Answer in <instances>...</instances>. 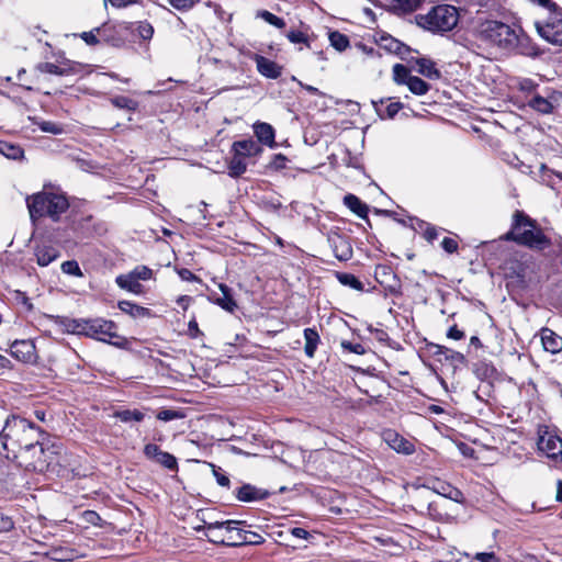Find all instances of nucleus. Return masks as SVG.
Masks as SVG:
<instances>
[{
	"label": "nucleus",
	"instance_id": "2f4dec72",
	"mask_svg": "<svg viewBox=\"0 0 562 562\" xmlns=\"http://www.w3.org/2000/svg\"><path fill=\"white\" fill-rule=\"evenodd\" d=\"M412 221H414L413 228L415 232L420 234L427 243L432 244L438 238L439 229L437 226L417 217L412 218Z\"/></svg>",
	"mask_w": 562,
	"mask_h": 562
},
{
	"label": "nucleus",
	"instance_id": "69168bd1",
	"mask_svg": "<svg viewBox=\"0 0 562 562\" xmlns=\"http://www.w3.org/2000/svg\"><path fill=\"white\" fill-rule=\"evenodd\" d=\"M176 272L182 281L202 283V279L188 268H177Z\"/></svg>",
	"mask_w": 562,
	"mask_h": 562
},
{
	"label": "nucleus",
	"instance_id": "f704fd0d",
	"mask_svg": "<svg viewBox=\"0 0 562 562\" xmlns=\"http://www.w3.org/2000/svg\"><path fill=\"white\" fill-rule=\"evenodd\" d=\"M541 341L546 351L558 353L562 350V337L549 328L541 329Z\"/></svg>",
	"mask_w": 562,
	"mask_h": 562
},
{
	"label": "nucleus",
	"instance_id": "1a4fd4ad",
	"mask_svg": "<svg viewBox=\"0 0 562 562\" xmlns=\"http://www.w3.org/2000/svg\"><path fill=\"white\" fill-rule=\"evenodd\" d=\"M155 279L153 269L145 265H138L127 273H121L115 278L116 285L135 295L146 294L145 286L139 281Z\"/></svg>",
	"mask_w": 562,
	"mask_h": 562
},
{
	"label": "nucleus",
	"instance_id": "20e7f679",
	"mask_svg": "<svg viewBox=\"0 0 562 562\" xmlns=\"http://www.w3.org/2000/svg\"><path fill=\"white\" fill-rule=\"evenodd\" d=\"M501 239L537 251L552 246L551 238L546 235L540 224L521 210L513 213L510 228Z\"/></svg>",
	"mask_w": 562,
	"mask_h": 562
},
{
	"label": "nucleus",
	"instance_id": "0eeeda50",
	"mask_svg": "<svg viewBox=\"0 0 562 562\" xmlns=\"http://www.w3.org/2000/svg\"><path fill=\"white\" fill-rule=\"evenodd\" d=\"M459 18V11L454 5L437 4L425 14H416L415 22L419 27L432 34L442 35L457 26Z\"/></svg>",
	"mask_w": 562,
	"mask_h": 562
},
{
	"label": "nucleus",
	"instance_id": "c03bdc74",
	"mask_svg": "<svg viewBox=\"0 0 562 562\" xmlns=\"http://www.w3.org/2000/svg\"><path fill=\"white\" fill-rule=\"evenodd\" d=\"M113 106L134 113L139 108V102L126 95L120 94L110 99Z\"/></svg>",
	"mask_w": 562,
	"mask_h": 562
},
{
	"label": "nucleus",
	"instance_id": "aec40b11",
	"mask_svg": "<svg viewBox=\"0 0 562 562\" xmlns=\"http://www.w3.org/2000/svg\"><path fill=\"white\" fill-rule=\"evenodd\" d=\"M218 289L221 293L212 292L209 295V300L218 305L222 310L228 313H234L238 308V304L233 289L225 283H220Z\"/></svg>",
	"mask_w": 562,
	"mask_h": 562
},
{
	"label": "nucleus",
	"instance_id": "de8ad7c7",
	"mask_svg": "<svg viewBox=\"0 0 562 562\" xmlns=\"http://www.w3.org/2000/svg\"><path fill=\"white\" fill-rule=\"evenodd\" d=\"M406 86L416 95H424L430 90V85L416 76H412Z\"/></svg>",
	"mask_w": 562,
	"mask_h": 562
},
{
	"label": "nucleus",
	"instance_id": "cd10ccee",
	"mask_svg": "<svg viewBox=\"0 0 562 562\" xmlns=\"http://www.w3.org/2000/svg\"><path fill=\"white\" fill-rule=\"evenodd\" d=\"M434 347L436 348L434 353L436 356H442L453 368L468 364V359L462 352L441 345H435Z\"/></svg>",
	"mask_w": 562,
	"mask_h": 562
},
{
	"label": "nucleus",
	"instance_id": "58836bf2",
	"mask_svg": "<svg viewBox=\"0 0 562 562\" xmlns=\"http://www.w3.org/2000/svg\"><path fill=\"white\" fill-rule=\"evenodd\" d=\"M425 0H391L392 10L396 14H408L422 7Z\"/></svg>",
	"mask_w": 562,
	"mask_h": 562
},
{
	"label": "nucleus",
	"instance_id": "4468645a",
	"mask_svg": "<svg viewBox=\"0 0 562 562\" xmlns=\"http://www.w3.org/2000/svg\"><path fill=\"white\" fill-rule=\"evenodd\" d=\"M10 355L25 364H35L38 359L35 342L32 339H16L10 345Z\"/></svg>",
	"mask_w": 562,
	"mask_h": 562
},
{
	"label": "nucleus",
	"instance_id": "7ed1b4c3",
	"mask_svg": "<svg viewBox=\"0 0 562 562\" xmlns=\"http://www.w3.org/2000/svg\"><path fill=\"white\" fill-rule=\"evenodd\" d=\"M67 331L85 336L123 350H131L130 338L119 334V325L103 317L71 318L65 323Z\"/></svg>",
	"mask_w": 562,
	"mask_h": 562
},
{
	"label": "nucleus",
	"instance_id": "79ce46f5",
	"mask_svg": "<svg viewBox=\"0 0 562 562\" xmlns=\"http://www.w3.org/2000/svg\"><path fill=\"white\" fill-rule=\"evenodd\" d=\"M79 521L83 528H89L90 526L103 528L105 521L101 518V516L91 509L83 510L79 513Z\"/></svg>",
	"mask_w": 562,
	"mask_h": 562
},
{
	"label": "nucleus",
	"instance_id": "9b49d317",
	"mask_svg": "<svg viewBox=\"0 0 562 562\" xmlns=\"http://www.w3.org/2000/svg\"><path fill=\"white\" fill-rule=\"evenodd\" d=\"M35 69L41 74H48L54 76H70L79 74L82 69V65L78 61L68 59L64 52H59L55 55V61H44L35 66Z\"/></svg>",
	"mask_w": 562,
	"mask_h": 562
},
{
	"label": "nucleus",
	"instance_id": "680f3d73",
	"mask_svg": "<svg viewBox=\"0 0 562 562\" xmlns=\"http://www.w3.org/2000/svg\"><path fill=\"white\" fill-rule=\"evenodd\" d=\"M340 346H341V348L345 351H348V352H351V353H356V355H359V356H362V355H364L367 352L364 346L359 344V342L353 344V342L348 341V340H341Z\"/></svg>",
	"mask_w": 562,
	"mask_h": 562
},
{
	"label": "nucleus",
	"instance_id": "c9c22d12",
	"mask_svg": "<svg viewBox=\"0 0 562 562\" xmlns=\"http://www.w3.org/2000/svg\"><path fill=\"white\" fill-rule=\"evenodd\" d=\"M46 555L53 561L66 562L76 559L77 552L71 548L58 546L52 547Z\"/></svg>",
	"mask_w": 562,
	"mask_h": 562
},
{
	"label": "nucleus",
	"instance_id": "338daca9",
	"mask_svg": "<svg viewBox=\"0 0 562 562\" xmlns=\"http://www.w3.org/2000/svg\"><path fill=\"white\" fill-rule=\"evenodd\" d=\"M187 335L191 339H196V338H200V337H202L204 335L203 331L200 329L199 324H198L196 318H195L194 315L191 317V319L188 323Z\"/></svg>",
	"mask_w": 562,
	"mask_h": 562
},
{
	"label": "nucleus",
	"instance_id": "37998d69",
	"mask_svg": "<svg viewBox=\"0 0 562 562\" xmlns=\"http://www.w3.org/2000/svg\"><path fill=\"white\" fill-rule=\"evenodd\" d=\"M228 176L232 178L241 177L247 170V164L245 158L234 154L233 157L227 162Z\"/></svg>",
	"mask_w": 562,
	"mask_h": 562
},
{
	"label": "nucleus",
	"instance_id": "72a5a7b5",
	"mask_svg": "<svg viewBox=\"0 0 562 562\" xmlns=\"http://www.w3.org/2000/svg\"><path fill=\"white\" fill-rule=\"evenodd\" d=\"M303 336L305 339L304 345V353L307 358H314L316 350L321 344V336L316 327H306L303 330Z\"/></svg>",
	"mask_w": 562,
	"mask_h": 562
},
{
	"label": "nucleus",
	"instance_id": "9d476101",
	"mask_svg": "<svg viewBox=\"0 0 562 562\" xmlns=\"http://www.w3.org/2000/svg\"><path fill=\"white\" fill-rule=\"evenodd\" d=\"M538 35L546 42L562 46V7L535 21Z\"/></svg>",
	"mask_w": 562,
	"mask_h": 562
},
{
	"label": "nucleus",
	"instance_id": "5fc2aeb1",
	"mask_svg": "<svg viewBox=\"0 0 562 562\" xmlns=\"http://www.w3.org/2000/svg\"><path fill=\"white\" fill-rule=\"evenodd\" d=\"M493 389H494L493 383L481 384L474 391V395L479 401H481L483 403H487L488 398L492 396Z\"/></svg>",
	"mask_w": 562,
	"mask_h": 562
},
{
	"label": "nucleus",
	"instance_id": "f3484780",
	"mask_svg": "<svg viewBox=\"0 0 562 562\" xmlns=\"http://www.w3.org/2000/svg\"><path fill=\"white\" fill-rule=\"evenodd\" d=\"M376 35L378 37L375 38V43L380 48L398 56L403 60H407L408 56L413 53V49L408 45L393 37L389 33L381 32Z\"/></svg>",
	"mask_w": 562,
	"mask_h": 562
},
{
	"label": "nucleus",
	"instance_id": "393cba45",
	"mask_svg": "<svg viewBox=\"0 0 562 562\" xmlns=\"http://www.w3.org/2000/svg\"><path fill=\"white\" fill-rule=\"evenodd\" d=\"M254 133L258 142L270 148L277 146L276 143V131L273 126L266 122H257L254 124Z\"/></svg>",
	"mask_w": 562,
	"mask_h": 562
},
{
	"label": "nucleus",
	"instance_id": "4c0bfd02",
	"mask_svg": "<svg viewBox=\"0 0 562 562\" xmlns=\"http://www.w3.org/2000/svg\"><path fill=\"white\" fill-rule=\"evenodd\" d=\"M335 277L338 280L340 284L344 286H348L352 290H356L358 292H364V284L361 282V280L356 277L353 273L349 272H342V271H335Z\"/></svg>",
	"mask_w": 562,
	"mask_h": 562
},
{
	"label": "nucleus",
	"instance_id": "49530a36",
	"mask_svg": "<svg viewBox=\"0 0 562 562\" xmlns=\"http://www.w3.org/2000/svg\"><path fill=\"white\" fill-rule=\"evenodd\" d=\"M412 78L411 70L407 66L403 64H395L393 66V81L396 85H407L409 79Z\"/></svg>",
	"mask_w": 562,
	"mask_h": 562
},
{
	"label": "nucleus",
	"instance_id": "a19ab883",
	"mask_svg": "<svg viewBox=\"0 0 562 562\" xmlns=\"http://www.w3.org/2000/svg\"><path fill=\"white\" fill-rule=\"evenodd\" d=\"M246 526H240L239 540H237V547L241 546H258L265 542V538L255 531L246 530Z\"/></svg>",
	"mask_w": 562,
	"mask_h": 562
},
{
	"label": "nucleus",
	"instance_id": "603ef678",
	"mask_svg": "<svg viewBox=\"0 0 562 562\" xmlns=\"http://www.w3.org/2000/svg\"><path fill=\"white\" fill-rule=\"evenodd\" d=\"M289 159L283 154H274L271 160L267 165V168L271 171H280L286 168Z\"/></svg>",
	"mask_w": 562,
	"mask_h": 562
},
{
	"label": "nucleus",
	"instance_id": "ddd939ff",
	"mask_svg": "<svg viewBox=\"0 0 562 562\" xmlns=\"http://www.w3.org/2000/svg\"><path fill=\"white\" fill-rule=\"evenodd\" d=\"M537 446L540 451L553 460L562 456V439L550 431L548 426H539Z\"/></svg>",
	"mask_w": 562,
	"mask_h": 562
},
{
	"label": "nucleus",
	"instance_id": "473e14b6",
	"mask_svg": "<svg viewBox=\"0 0 562 562\" xmlns=\"http://www.w3.org/2000/svg\"><path fill=\"white\" fill-rule=\"evenodd\" d=\"M112 417L124 424L142 423L145 419V413L138 408H117L112 413Z\"/></svg>",
	"mask_w": 562,
	"mask_h": 562
},
{
	"label": "nucleus",
	"instance_id": "f257e3e1",
	"mask_svg": "<svg viewBox=\"0 0 562 562\" xmlns=\"http://www.w3.org/2000/svg\"><path fill=\"white\" fill-rule=\"evenodd\" d=\"M473 36L488 46H496L505 50L519 49L521 54L531 55L536 46H529L530 38L522 33L519 34L510 25L496 21L485 20L479 23L473 30Z\"/></svg>",
	"mask_w": 562,
	"mask_h": 562
},
{
	"label": "nucleus",
	"instance_id": "3c124183",
	"mask_svg": "<svg viewBox=\"0 0 562 562\" xmlns=\"http://www.w3.org/2000/svg\"><path fill=\"white\" fill-rule=\"evenodd\" d=\"M257 16L261 18L263 21L278 29L285 27V21L268 10L258 11Z\"/></svg>",
	"mask_w": 562,
	"mask_h": 562
},
{
	"label": "nucleus",
	"instance_id": "7c9ffc66",
	"mask_svg": "<svg viewBox=\"0 0 562 562\" xmlns=\"http://www.w3.org/2000/svg\"><path fill=\"white\" fill-rule=\"evenodd\" d=\"M474 375L484 384L492 383V380L497 375V370L492 362L480 360L473 364L472 369Z\"/></svg>",
	"mask_w": 562,
	"mask_h": 562
},
{
	"label": "nucleus",
	"instance_id": "052dcab7",
	"mask_svg": "<svg viewBox=\"0 0 562 562\" xmlns=\"http://www.w3.org/2000/svg\"><path fill=\"white\" fill-rule=\"evenodd\" d=\"M286 38L293 44H307L308 45V36L304 32L300 30H291L286 34Z\"/></svg>",
	"mask_w": 562,
	"mask_h": 562
},
{
	"label": "nucleus",
	"instance_id": "bf43d9fd",
	"mask_svg": "<svg viewBox=\"0 0 562 562\" xmlns=\"http://www.w3.org/2000/svg\"><path fill=\"white\" fill-rule=\"evenodd\" d=\"M14 300L16 301L18 304H21L25 308V311H27V312L33 311L34 305H33L31 299L27 296L26 292L21 291V290H15L14 291Z\"/></svg>",
	"mask_w": 562,
	"mask_h": 562
},
{
	"label": "nucleus",
	"instance_id": "dca6fc26",
	"mask_svg": "<svg viewBox=\"0 0 562 562\" xmlns=\"http://www.w3.org/2000/svg\"><path fill=\"white\" fill-rule=\"evenodd\" d=\"M143 453L146 459L158 463L171 472H178L179 470L177 458L167 451H162L156 443H146Z\"/></svg>",
	"mask_w": 562,
	"mask_h": 562
},
{
	"label": "nucleus",
	"instance_id": "4d7b16f0",
	"mask_svg": "<svg viewBox=\"0 0 562 562\" xmlns=\"http://www.w3.org/2000/svg\"><path fill=\"white\" fill-rule=\"evenodd\" d=\"M136 32L142 40L148 41L154 35V27L148 21H140L137 24Z\"/></svg>",
	"mask_w": 562,
	"mask_h": 562
},
{
	"label": "nucleus",
	"instance_id": "a18cd8bd",
	"mask_svg": "<svg viewBox=\"0 0 562 562\" xmlns=\"http://www.w3.org/2000/svg\"><path fill=\"white\" fill-rule=\"evenodd\" d=\"M0 154L13 160L23 158L24 150L20 145L0 139Z\"/></svg>",
	"mask_w": 562,
	"mask_h": 562
},
{
	"label": "nucleus",
	"instance_id": "c85d7f7f",
	"mask_svg": "<svg viewBox=\"0 0 562 562\" xmlns=\"http://www.w3.org/2000/svg\"><path fill=\"white\" fill-rule=\"evenodd\" d=\"M261 150V147L252 138L236 140L232 145L233 154H237L244 158L257 156Z\"/></svg>",
	"mask_w": 562,
	"mask_h": 562
},
{
	"label": "nucleus",
	"instance_id": "774afa93",
	"mask_svg": "<svg viewBox=\"0 0 562 562\" xmlns=\"http://www.w3.org/2000/svg\"><path fill=\"white\" fill-rule=\"evenodd\" d=\"M473 560L477 562H501V558L495 552H477L474 554Z\"/></svg>",
	"mask_w": 562,
	"mask_h": 562
},
{
	"label": "nucleus",
	"instance_id": "a878e982",
	"mask_svg": "<svg viewBox=\"0 0 562 562\" xmlns=\"http://www.w3.org/2000/svg\"><path fill=\"white\" fill-rule=\"evenodd\" d=\"M407 61L411 64L415 63V65L417 66L416 70L420 75L425 76L430 80H438L441 78V71L436 67V64L429 58H414L408 56Z\"/></svg>",
	"mask_w": 562,
	"mask_h": 562
},
{
	"label": "nucleus",
	"instance_id": "b1692460",
	"mask_svg": "<svg viewBox=\"0 0 562 562\" xmlns=\"http://www.w3.org/2000/svg\"><path fill=\"white\" fill-rule=\"evenodd\" d=\"M117 308L128 315L133 319H139V318H153L155 317V313L145 306H142L133 301L128 300H121L117 302Z\"/></svg>",
	"mask_w": 562,
	"mask_h": 562
},
{
	"label": "nucleus",
	"instance_id": "e433bc0d",
	"mask_svg": "<svg viewBox=\"0 0 562 562\" xmlns=\"http://www.w3.org/2000/svg\"><path fill=\"white\" fill-rule=\"evenodd\" d=\"M95 32L99 35V38H101V43H106L113 46H117L121 42V38L116 35L117 32L115 30V26L104 23L101 26L95 27Z\"/></svg>",
	"mask_w": 562,
	"mask_h": 562
},
{
	"label": "nucleus",
	"instance_id": "e2e57ef3",
	"mask_svg": "<svg viewBox=\"0 0 562 562\" xmlns=\"http://www.w3.org/2000/svg\"><path fill=\"white\" fill-rule=\"evenodd\" d=\"M440 246L441 248L447 252V254H454L458 251L459 249V241H458V236L456 238L453 237H445L441 243H440Z\"/></svg>",
	"mask_w": 562,
	"mask_h": 562
},
{
	"label": "nucleus",
	"instance_id": "bb28decb",
	"mask_svg": "<svg viewBox=\"0 0 562 562\" xmlns=\"http://www.w3.org/2000/svg\"><path fill=\"white\" fill-rule=\"evenodd\" d=\"M344 205L361 220H368L369 205L353 193H347L342 199Z\"/></svg>",
	"mask_w": 562,
	"mask_h": 562
},
{
	"label": "nucleus",
	"instance_id": "4be33fe9",
	"mask_svg": "<svg viewBox=\"0 0 562 562\" xmlns=\"http://www.w3.org/2000/svg\"><path fill=\"white\" fill-rule=\"evenodd\" d=\"M252 60L256 63L257 71L268 78L278 79L282 75V66L262 55L254 54Z\"/></svg>",
	"mask_w": 562,
	"mask_h": 562
},
{
	"label": "nucleus",
	"instance_id": "864d4df0",
	"mask_svg": "<svg viewBox=\"0 0 562 562\" xmlns=\"http://www.w3.org/2000/svg\"><path fill=\"white\" fill-rule=\"evenodd\" d=\"M539 87V85L530 79V78H525L522 80L519 81L518 83V89L519 91L526 93V99L528 100L532 94L537 93V88Z\"/></svg>",
	"mask_w": 562,
	"mask_h": 562
},
{
	"label": "nucleus",
	"instance_id": "0e129e2a",
	"mask_svg": "<svg viewBox=\"0 0 562 562\" xmlns=\"http://www.w3.org/2000/svg\"><path fill=\"white\" fill-rule=\"evenodd\" d=\"M79 37L88 45V46H97L101 43V38L95 32V27L88 32H82L79 34Z\"/></svg>",
	"mask_w": 562,
	"mask_h": 562
},
{
	"label": "nucleus",
	"instance_id": "f03ea898",
	"mask_svg": "<svg viewBox=\"0 0 562 562\" xmlns=\"http://www.w3.org/2000/svg\"><path fill=\"white\" fill-rule=\"evenodd\" d=\"M70 200L59 186L45 183L42 191L27 195L25 202L33 222L47 217L57 223L71 206Z\"/></svg>",
	"mask_w": 562,
	"mask_h": 562
},
{
	"label": "nucleus",
	"instance_id": "a211bd4d",
	"mask_svg": "<svg viewBox=\"0 0 562 562\" xmlns=\"http://www.w3.org/2000/svg\"><path fill=\"white\" fill-rule=\"evenodd\" d=\"M382 439L397 453L411 456L416 451L415 443L394 429H384L382 431Z\"/></svg>",
	"mask_w": 562,
	"mask_h": 562
},
{
	"label": "nucleus",
	"instance_id": "6e6552de",
	"mask_svg": "<svg viewBox=\"0 0 562 562\" xmlns=\"http://www.w3.org/2000/svg\"><path fill=\"white\" fill-rule=\"evenodd\" d=\"M204 524L209 541L226 547H237L240 526H246V521L243 520H216Z\"/></svg>",
	"mask_w": 562,
	"mask_h": 562
},
{
	"label": "nucleus",
	"instance_id": "2eb2a0df",
	"mask_svg": "<svg viewBox=\"0 0 562 562\" xmlns=\"http://www.w3.org/2000/svg\"><path fill=\"white\" fill-rule=\"evenodd\" d=\"M374 278L382 285L386 293L400 296L402 295V285L400 279L386 265H378L374 270Z\"/></svg>",
	"mask_w": 562,
	"mask_h": 562
},
{
	"label": "nucleus",
	"instance_id": "f8f14e48",
	"mask_svg": "<svg viewBox=\"0 0 562 562\" xmlns=\"http://www.w3.org/2000/svg\"><path fill=\"white\" fill-rule=\"evenodd\" d=\"M327 241L333 250L336 259L339 261H348L353 256L351 237L344 233L340 228L335 227L327 234Z\"/></svg>",
	"mask_w": 562,
	"mask_h": 562
},
{
	"label": "nucleus",
	"instance_id": "09e8293b",
	"mask_svg": "<svg viewBox=\"0 0 562 562\" xmlns=\"http://www.w3.org/2000/svg\"><path fill=\"white\" fill-rule=\"evenodd\" d=\"M507 269V276L510 278H517L520 282H525L526 274H527V267L518 261L514 260L508 262Z\"/></svg>",
	"mask_w": 562,
	"mask_h": 562
},
{
	"label": "nucleus",
	"instance_id": "423d86ee",
	"mask_svg": "<svg viewBox=\"0 0 562 562\" xmlns=\"http://www.w3.org/2000/svg\"><path fill=\"white\" fill-rule=\"evenodd\" d=\"M61 446L50 441L45 432V439L40 440L19 462L25 469L38 473L54 472L60 464Z\"/></svg>",
	"mask_w": 562,
	"mask_h": 562
},
{
	"label": "nucleus",
	"instance_id": "39448f33",
	"mask_svg": "<svg viewBox=\"0 0 562 562\" xmlns=\"http://www.w3.org/2000/svg\"><path fill=\"white\" fill-rule=\"evenodd\" d=\"M66 224L68 229L79 239H90L108 233V224L97 220L90 203L85 199H71Z\"/></svg>",
	"mask_w": 562,
	"mask_h": 562
},
{
	"label": "nucleus",
	"instance_id": "c756f323",
	"mask_svg": "<svg viewBox=\"0 0 562 562\" xmlns=\"http://www.w3.org/2000/svg\"><path fill=\"white\" fill-rule=\"evenodd\" d=\"M34 255L36 257L37 265L41 267H46L56 260L60 252L56 247L43 244L35 247Z\"/></svg>",
	"mask_w": 562,
	"mask_h": 562
},
{
	"label": "nucleus",
	"instance_id": "6e6d98bb",
	"mask_svg": "<svg viewBox=\"0 0 562 562\" xmlns=\"http://www.w3.org/2000/svg\"><path fill=\"white\" fill-rule=\"evenodd\" d=\"M212 467V473L216 479V482L220 486L229 488L231 487V480L228 475L222 470L221 467H217L215 464H211Z\"/></svg>",
	"mask_w": 562,
	"mask_h": 562
},
{
	"label": "nucleus",
	"instance_id": "412c9836",
	"mask_svg": "<svg viewBox=\"0 0 562 562\" xmlns=\"http://www.w3.org/2000/svg\"><path fill=\"white\" fill-rule=\"evenodd\" d=\"M372 105L381 120L394 119L404 106L402 102L393 101L392 98H381L376 101L372 100Z\"/></svg>",
	"mask_w": 562,
	"mask_h": 562
},
{
	"label": "nucleus",
	"instance_id": "8fccbe9b",
	"mask_svg": "<svg viewBox=\"0 0 562 562\" xmlns=\"http://www.w3.org/2000/svg\"><path fill=\"white\" fill-rule=\"evenodd\" d=\"M330 45L338 52H344L349 46V37L340 33L339 31H333L329 33Z\"/></svg>",
	"mask_w": 562,
	"mask_h": 562
},
{
	"label": "nucleus",
	"instance_id": "5701e85b",
	"mask_svg": "<svg viewBox=\"0 0 562 562\" xmlns=\"http://www.w3.org/2000/svg\"><path fill=\"white\" fill-rule=\"evenodd\" d=\"M430 488L440 496H443L448 499H451L456 503H463L464 495L463 493L449 482L442 481L440 479H435L430 482Z\"/></svg>",
	"mask_w": 562,
	"mask_h": 562
},
{
	"label": "nucleus",
	"instance_id": "13d9d810",
	"mask_svg": "<svg viewBox=\"0 0 562 562\" xmlns=\"http://www.w3.org/2000/svg\"><path fill=\"white\" fill-rule=\"evenodd\" d=\"M61 271L74 277H82V271L76 260H67L61 263Z\"/></svg>",
	"mask_w": 562,
	"mask_h": 562
},
{
	"label": "nucleus",
	"instance_id": "6ab92c4d",
	"mask_svg": "<svg viewBox=\"0 0 562 562\" xmlns=\"http://www.w3.org/2000/svg\"><path fill=\"white\" fill-rule=\"evenodd\" d=\"M233 495L238 502L252 503L267 499L270 492L250 483H244L233 491Z\"/></svg>",
	"mask_w": 562,
	"mask_h": 562
},
{
	"label": "nucleus",
	"instance_id": "ea45409f",
	"mask_svg": "<svg viewBox=\"0 0 562 562\" xmlns=\"http://www.w3.org/2000/svg\"><path fill=\"white\" fill-rule=\"evenodd\" d=\"M528 106L541 114H550L553 112V104L544 97L535 93L527 100Z\"/></svg>",
	"mask_w": 562,
	"mask_h": 562
}]
</instances>
